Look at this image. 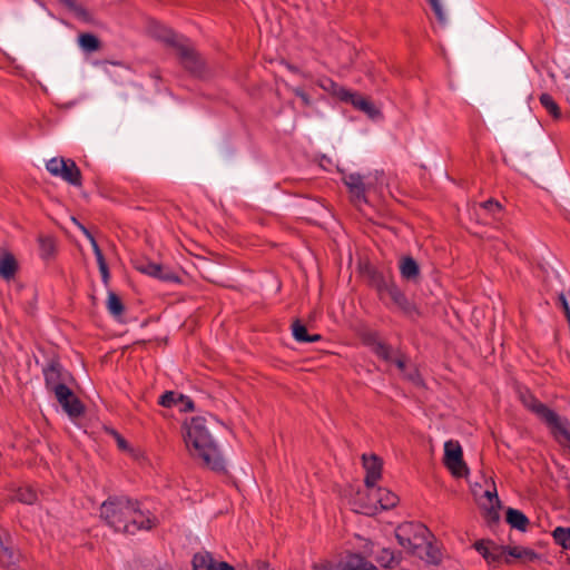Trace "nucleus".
<instances>
[{
    "mask_svg": "<svg viewBox=\"0 0 570 570\" xmlns=\"http://www.w3.org/2000/svg\"><path fill=\"white\" fill-rule=\"evenodd\" d=\"M100 518L117 532L134 534L139 530H150L157 519L140 504L127 497H110L100 507Z\"/></svg>",
    "mask_w": 570,
    "mask_h": 570,
    "instance_id": "obj_1",
    "label": "nucleus"
},
{
    "mask_svg": "<svg viewBox=\"0 0 570 570\" xmlns=\"http://www.w3.org/2000/svg\"><path fill=\"white\" fill-rule=\"evenodd\" d=\"M206 416H195L184 424V440L190 455L202 460L203 464L214 471L225 469L219 449L213 439Z\"/></svg>",
    "mask_w": 570,
    "mask_h": 570,
    "instance_id": "obj_2",
    "label": "nucleus"
},
{
    "mask_svg": "<svg viewBox=\"0 0 570 570\" xmlns=\"http://www.w3.org/2000/svg\"><path fill=\"white\" fill-rule=\"evenodd\" d=\"M395 538L399 544L410 553L428 561L436 562L439 552L432 546L429 529L422 523L406 522L395 530Z\"/></svg>",
    "mask_w": 570,
    "mask_h": 570,
    "instance_id": "obj_3",
    "label": "nucleus"
},
{
    "mask_svg": "<svg viewBox=\"0 0 570 570\" xmlns=\"http://www.w3.org/2000/svg\"><path fill=\"white\" fill-rule=\"evenodd\" d=\"M520 399L525 407H528L546 422L558 443L564 448L570 449L569 421L559 416L556 412L547 407L529 392L521 393Z\"/></svg>",
    "mask_w": 570,
    "mask_h": 570,
    "instance_id": "obj_4",
    "label": "nucleus"
},
{
    "mask_svg": "<svg viewBox=\"0 0 570 570\" xmlns=\"http://www.w3.org/2000/svg\"><path fill=\"white\" fill-rule=\"evenodd\" d=\"M153 33L156 38L174 46L177 49L180 61L187 70L194 75L202 73L203 61L195 50L189 47L185 38L175 33L171 29L160 24L154 27Z\"/></svg>",
    "mask_w": 570,
    "mask_h": 570,
    "instance_id": "obj_5",
    "label": "nucleus"
},
{
    "mask_svg": "<svg viewBox=\"0 0 570 570\" xmlns=\"http://www.w3.org/2000/svg\"><path fill=\"white\" fill-rule=\"evenodd\" d=\"M372 351L382 360L395 363L397 368L406 376L409 380L419 384L421 382L420 375L415 368H407V361L402 355H396L395 352L382 341L373 338L371 342Z\"/></svg>",
    "mask_w": 570,
    "mask_h": 570,
    "instance_id": "obj_6",
    "label": "nucleus"
},
{
    "mask_svg": "<svg viewBox=\"0 0 570 570\" xmlns=\"http://www.w3.org/2000/svg\"><path fill=\"white\" fill-rule=\"evenodd\" d=\"M47 170L73 186H81V173L72 159L55 157L47 161Z\"/></svg>",
    "mask_w": 570,
    "mask_h": 570,
    "instance_id": "obj_7",
    "label": "nucleus"
},
{
    "mask_svg": "<svg viewBox=\"0 0 570 570\" xmlns=\"http://www.w3.org/2000/svg\"><path fill=\"white\" fill-rule=\"evenodd\" d=\"M444 465L451 471L456 478L465 476L469 469L463 461V452L458 441H446L444 444Z\"/></svg>",
    "mask_w": 570,
    "mask_h": 570,
    "instance_id": "obj_8",
    "label": "nucleus"
},
{
    "mask_svg": "<svg viewBox=\"0 0 570 570\" xmlns=\"http://www.w3.org/2000/svg\"><path fill=\"white\" fill-rule=\"evenodd\" d=\"M377 177L371 175L362 176L357 173H351L343 176V181L348 188L353 202H366L365 194L375 186Z\"/></svg>",
    "mask_w": 570,
    "mask_h": 570,
    "instance_id": "obj_9",
    "label": "nucleus"
},
{
    "mask_svg": "<svg viewBox=\"0 0 570 570\" xmlns=\"http://www.w3.org/2000/svg\"><path fill=\"white\" fill-rule=\"evenodd\" d=\"M137 269L146 275L158 278L164 282H179V277L166 266L150 261L137 263Z\"/></svg>",
    "mask_w": 570,
    "mask_h": 570,
    "instance_id": "obj_10",
    "label": "nucleus"
},
{
    "mask_svg": "<svg viewBox=\"0 0 570 570\" xmlns=\"http://www.w3.org/2000/svg\"><path fill=\"white\" fill-rule=\"evenodd\" d=\"M343 101L351 102L356 109L366 114L370 118L375 119L380 116V110L367 98L352 91H341Z\"/></svg>",
    "mask_w": 570,
    "mask_h": 570,
    "instance_id": "obj_11",
    "label": "nucleus"
},
{
    "mask_svg": "<svg viewBox=\"0 0 570 570\" xmlns=\"http://www.w3.org/2000/svg\"><path fill=\"white\" fill-rule=\"evenodd\" d=\"M46 386L48 390L55 392L57 386L66 385L68 373L62 370L60 364L52 362L43 372Z\"/></svg>",
    "mask_w": 570,
    "mask_h": 570,
    "instance_id": "obj_12",
    "label": "nucleus"
},
{
    "mask_svg": "<svg viewBox=\"0 0 570 570\" xmlns=\"http://www.w3.org/2000/svg\"><path fill=\"white\" fill-rule=\"evenodd\" d=\"M363 465L366 470L365 484L368 489H373L381 478L382 462L375 455H363Z\"/></svg>",
    "mask_w": 570,
    "mask_h": 570,
    "instance_id": "obj_13",
    "label": "nucleus"
},
{
    "mask_svg": "<svg viewBox=\"0 0 570 570\" xmlns=\"http://www.w3.org/2000/svg\"><path fill=\"white\" fill-rule=\"evenodd\" d=\"M377 289L381 294H386L403 311L409 312L410 311V303L404 296V294L400 291V288L394 285L393 283H387L385 281H382Z\"/></svg>",
    "mask_w": 570,
    "mask_h": 570,
    "instance_id": "obj_14",
    "label": "nucleus"
},
{
    "mask_svg": "<svg viewBox=\"0 0 570 570\" xmlns=\"http://www.w3.org/2000/svg\"><path fill=\"white\" fill-rule=\"evenodd\" d=\"M324 570H376V567L358 554L347 557L343 564L324 567Z\"/></svg>",
    "mask_w": 570,
    "mask_h": 570,
    "instance_id": "obj_15",
    "label": "nucleus"
},
{
    "mask_svg": "<svg viewBox=\"0 0 570 570\" xmlns=\"http://www.w3.org/2000/svg\"><path fill=\"white\" fill-rule=\"evenodd\" d=\"M539 558L538 553L530 548L522 546H508L505 563H511L513 560L523 562H531Z\"/></svg>",
    "mask_w": 570,
    "mask_h": 570,
    "instance_id": "obj_16",
    "label": "nucleus"
},
{
    "mask_svg": "<svg viewBox=\"0 0 570 570\" xmlns=\"http://www.w3.org/2000/svg\"><path fill=\"white\" fill-rule=\"evenodd\" d=\"M20 554L13 546L0 539V564L10 568L19 561Z\"/></svg>",
    "mask_w": 570,
    "mask_h": 570,
    "instance_id": "obj_17",
    "label": "nucleus"
},
{
    "mask_svg": "<svg viewBox=\"0 0 570 570\" xmlns=\"http://www.w3.org/2000/svg\"><path fill=\"white\" fill-rule=\"evenodd\" d=\"M371 495L376 499L377 503L384 510L394 508L399 502V498L395 493L382 488L371 489Z\"/></svg>",
    "mask_w": 570,
    "mask_h": 570,
    "instance_id": "obj_18",
    "label": "nucleus"
},
{
    "mask_svg": "<svg viewBox=\"0 0 570 570\" xmlns=\"http://www.w3.org/2000/svg\"><path fill=\"white\" fill-rule=\"evenodd\" d=\"M209 552H198L193 558L194 570H218V564Z\"/></svg>",
    "mask_w": 570,
    "mask_h": 570,
    "instance_id": "obj_19",
    "label": "nucleus"
},
{
    "mask_svg": "<svg viewBox=\"0 0 570 570\" xmlns=\"http://www.w3.org/2000/svg\"><path fill=\"white\" fill-rule=\"evenodd\" d=\"M400 272L403 278L415 282L420 276L419 264L412 257H403L400 262Z\"/></svg>",
    "mask_w": 570,
    "mask_h": 570,
    "instance_id": "obj_20",
    "label": "nucleus"
},
{
    "mask_svg": "<svg viewBox=\"0 0 570 570\" xmlns=\"http://www.w3.org/2000/svg\"><path fill=\"white\" fill-rule=\"evenodd\" d=\"M507 522L514 529L525 531L529 524V519L520 510L509 508L507 510Z\"/></svg>",
    "mask_w": 570,
    "mask_h": 570,
    "instance_id": "obj_21",
    "label": "nucleus"
},
{
    "mask_svg": "<svg viewBox=\"0 0 570 570\" xmlns=\"http://www.w3.org/2000/svg\"><path fill=\"white\" fill-rule=\"evenodd\" d=\"M17 271V262L12 255H4L0 258V276L4 279H11Z\"/></svg>",
    "mask_w": 570,
    "mask_h": 570,
    "instance_id": "obj_22",
    "label": "nucleus"
},
{
    "mask_svg": "<svg viewBox=\"0 0 570 570\" xmlns=\"http://www.w3.org/2000/svg\"><path fill=\"white\" fill-rule=\"evenodd\" d=\"M78 45L85 52H95L100 49L99 39L92 33H81L78 37Z\"/></svg>",
    "mask_w": 570,
    "mask_h": 570,
    "instance_id": "obj_23",
    "label": "nucleus"
},
{
    "mask_svg": "<svg viewBox=\"0 0 570 570\" xmlns=\"http://www.w3.org/2000/svg\"><path fill=\"white\" fill-rule=\"evenodd\" d=\"M106 305H107L108 312L114 317L119 318L122 315L124 304L116 293H114L111 291L108 293Z\"/></svg>",
    "mask_w": 570,
    "mask_h": 570,
    "instance_id": "obj_24",
    "label": "nucleus"
},
{
    "mask_svg": "<svg viewBox=\"0 0 570 570\" xmlns=\"http://www.w3.org/2000/svg\"><path fill=\"white\" fill-rule=\"evenodd\" d=\"M62 409L71 417H78L83 412V406L81 402L73 393L72 396H70V400L62 405Z\"/></svg>",
    "mask_w": 570,
    "mask_h": 570,
    "instance_id": "obj_25",
    "label": "nucleus"
},
{
    "mask_svg": "<svg viewBox=\"0 0 570 570\" xmlns=\"http://www.w3.org/2000/svg\"><path fill=\"white\" fill-rule=\"evenodd\" d=\"M540 102L554 119H559L561 117L558 104L549 94H542L540 96Z\"/></svg>",
    "mask_w": 570,
    "mask_h": 570,
    "instance_id": "obj_26",
    "label": "nucleus"
},
{
    "mask_svg": "<svg viewBox=\"0 0 570 570\" xmlns=\"http://www.w3.org/2000/svg\"><path fill=\"white\" fill-rule=\"evenodd\" d=\"M552 537L559 546H561L563 549L570 550V527L569 528H562L558 527L553 530Z\"/></svg>",
    "mask_w": 570,
    "mask_h": 570,
    "instance_id": "obj_27",
    "label": "nucleus"
},
{
    "mask_svg": "<svg viewBox=\"0 0 570 570\" xmlns=\"http://www.w3.org/2000/svg\"><path fill=\"white\" fill-rule=\"evenodd\" d=\"M40 253L43 258L51 257L56 252V243L53 238L49 236H42L39 238Z\"/></svg>",
    "mask_w": 570,
    "mask_h": 570,
    "instance_id": "obj_28",
    "label": "nucleus"
},
{
    "mask_svg": "<svg viewBox=\"0 0 570 570\" xmlns=\"http://www.w3.org/2000/svg\"><path fill=\"white\" fill-rule=\"evenodd\" d=\"M507 547L508 546H499L495 542L492 541V544L490 546V558L489 563L494 562H505L507 558Z\"/></svg>",
    "mask_w": 570,
    "mask_h": 570,
    "instance_id": "obj_29",
    "label": "nucleus"
},
{
    "mask_svg": "<svg viewBox=\"0 0 570 570\" xmlns=\"http://www.w3.org/2000/svg\"><path fill=\"white\" fill-rule=\"evenodd\" d=\"M180 400H184V395L183 394H178L176 392L168 391V392H165L160 396L159 404L161 406H165V407H173L175 405H178Z\"/></svg>",
    "mask_w": 570,
    "mask_h": 570,
    "instance_id": "obj_30",
    "label": "nucleus"
},
{
    "mask_svg": "<svg viewBox=\"0 0 570 570\" xmlns=\"http://www.w3.org/2000/svg\"><path fill=\"white\" fill-rule=\"evenodd\" d=\"M318 83L324 90L332 92L333 95L338 97L341 100H343V95L341 94V91H348L347 89L338 86L336 82H334L330 78L321 79Z\"/></svg>",
    "mask_w": 570,
    "mask_h": 570,
    "instance_id": "obj_31",
    "label": "nucleus"
},
{
    "mask_svg": "<svg viewBox=\"0 0 570 570\" xmlns=\"http://www.w3.org/2000/svg\"><path fill=\"white\" fill-rule=\"evenodd\" d=\"M16 499L26 504H32L37 500V493L29 487L20 488L16 493Z\"/></svg>",
    "mask_w": 570,
    "mask_h": 570,
    "instance_id": "obj_32",
    "label": "nucleus"
},
{
    "mask_svg": "<svg viewBox=\"0 0 570 570\" xmlns=\"http://www.w3.org/2000/svg\"><path fill=\"white\" fill-rule=\"evenodd\" d=\"M376 559L384 567H392L394 563H397L395 553L390 549H382Z\"/></svg>",
    "mask_w": 570,
    "mask_h": 570,
    "instance_id": "obj_33",
    "label": "nucleus"
},
{
    "mask_svg": "<svg viewBox=\"0 0 570 570\" xmlns=\"http://www.w3.org/2000/svg\"><path fill=\"white\" fill-rule=\"evenodd\" d=\"M293 336L298 342H306L308 336L305 325H303L299 321H295L292 325Z\"/></svg>",
    "mask_w": 570,
    "mask_h": 570,
    "instance_id": "obj_34",
    "label": "nucleus"
},
{
    "mask_svg": "<svg viewBox=\"0 0 570 570\" xmlns=\"http://www.w3.org/2000/svg\"><path fill=\"white\" fill-rule=\"evenodd\" d=\"M53 393L61 406L70 400V396H72V391L67 385L57 386V391Z\"/></svg>",
    "mask_w": 570,
    "mask_h": 570,
    "instance_id": "obj_35",
    "label": "nucleus"
},
{
    "mask_svg": "<svg viewBox=\"0 0 570 570\" xmlns=\"http://www.w3.org/2000/svg\"><path fill=\"white\" fill-rule=\"evenodd\" d=\"M492 544V540H478L474 543V549L489 562L490 558V546Z\"/></svg>",
    "mask_w": 570,
    "mask_h": 570,
    "instance_id": "obj_36",
    "label": "nucleus"
},
{
    "mask_svg": "<svg viewBox=\"0 0 570 570\" xmlns=\"http://www.w3.org/2000/svg\"><path fill=\"white\" fill-rule=\"evenodd\" d=\"M440 23H446V16L440 0H428Z\"/></svg>",
    "mask_w": 570,
    "mask_h": 570,
    "instance_id": "obj_37",
    "label": "nucleus"
},
{
    "mask_svg": "<svg viewBox=\"0 0 570 570\" xmlns=\"http://www.w3.org/2000/svg\"><path fill=\"white\" fill-rule=\"evenodd\" d=\"M484 495L489 500L491 509L500 508L501 502L499 500V497H498V493H497V489H495L494 485H493L492 490L488 489L484 492Z\"/></svg>",
    "mask_w": 570,
    "mask_h": 570,
    "instance_id": "obj_38",
    "label": "nucleus"
},
{
    "mask_svg": "<svg viewBox=\"0 0 570 570\" xmlns=\"http://www.w3.org/2000/svg\"><path fill=\"white\" fill-rule=\"evenodd\" d=\"M482 206L485 209H488L489 212L493 213V214L495 212H500L501 210V205L498 202L493 200V199H489V200L484 202L482 204Z\"/></svg>",
    "mask_w": 570,
    "mask_h": 570,
    "instance_id": "obj_39",
    "label": "nucleus"
},
{
    "mask_svg": "<svg viewBox=\"0 0 570 570\" xmlns=\"http://www.w3.org/2000/svg\"><path fill=\"white\" fill-rule=\"evenodd\" d=\"M178 404L181 405V407H180L181 412H189V411L194 410V403L188 396L184 395V400H180V402Z\"/></svg>",
    "mask_w": 570,
    "mask_h": 570,
    "instance_id": "obj_40",
    "label": "nucleus"
},
{
    "mask_svg": "<svg viewBox=\"0 0 570 570\" xmlns=\"http://www.w3.org/2000/svg\"><path fill=\"white\" fill-rule=\"evenodd\" d=\"M92 249H94V253H95V256L97 258V263L98 264H101V263H105V257L102 255V252L100 249V247L98 246L97 242L96 240H92Z\"/></svg>",
    "mask_w": 570,
    "mask_h": 570,
    "instance_id": "obj_41",
    "label": "nucleus"
},
{
    "mask_svg": "<svg viewBox=\"0 0 570 570\" xmlns=\"http://www.w3.org/2000/svg\"><path fill=\"white\" fill-rule=\"evenodd\" d=\"M98 267H99V272L101 274L102 282L107 285L108 281H109V271H108L107 263L105 262V263L98 264Z\"/></svg>",
    "mask_w": 570,
    "mask_h": 570,
    "instance_id": "obj_42",
    "label": "nucleus"
},
{
    "mask_svg": "<svg viewBox=\"0 0 570 570\" xmlns=\"http://www.w3.org/2000/svg\"><path fill=\"white\" fill-rule=\"evenodd\" d=\"M294 94L302 99L304 105H309L311 100L309 97L299 88L294 89Z\"/></svg>",
    "mask_w": 570,
    "mask_h": 570,
    "instance_id": "obj_43",
    "label": "nucleus"
},
{
    "mask_svg": "<svg viewBox=\"0 0 570 570\" xmlns=\"http://www.w3.org/2000/svg\"><path fill=\"white\" fill-rule=\"evenodd\" d=\"M250 570H271L268 564L263 561H257L253 564Z\"/></svg>",
    "mask_w": 570,
    "mask_h": 570,
    "instance_id": "obj_44",
    "label": "nucleus"
},
{
    "mask_svg": "<svg viewBox=\"0 0 570 570\" xmlns=\"http://www.w3.org/2000/svg\"><path fill=\"white\" fill-rule=\"evenodd\" d=\"M116 439H117V444L121 450L128 449V443L125 439H122L120 435H117Z\"/></svg>",
    "mask_w": 570,
    "mask_h": 570,
    "instance_id": "obj_45",
    "label": "nucleus"
},
{
    "mask_svg": "<svg viewBox=\"0 0 570 570\" xmlns=\"http://www.w3.org/2000/svg\"><path fill=\"white\" fill-rule=\"evenodd\" d=\"M81 230L86 235V237L89 239L90 244L92 245V240H96L94 236L90 234L88 229H86L82 225H80Z\"/></svg>",
    "mask_w": 570,
    "mask_h": 570,
    "instance_id": "obj_46",
    "label": "nucleus"
},
{
    "mask_svg": "<svg viewBox=\"0 0 570 570\" xmlns=\"http://www.w3.org/2000/svg\"><path fill=\"white\" fill-rule=\"evenodd\" d=\"M81 230L86 235V237L89 239L90 244L92 245V240H96L94 236L90 234L88 229H86L82 225H80Z\"/></svg>",
    "mask_w": 570,
    "mask_h": 570,
    "instance_id": "obj_47",
    "label": "nucleus"
},
{
    "mask_svg": "<svg viewBox=\"0 0 570 570\" xmlns=\"http://www.w3.org/2000/svg\"><path fill=\"white\" fill-rule=\"evenodd\" d=\"M320 340H321V335H318V334L308 335L305 343H313V342H317Z\"/></svg>",
    "mask_w": 570,
    "mask_h": 570,
    "instance_id": "obj_48",
    "label": "nucleus"
},
{
    "mask_svg": "<svg viewBox=\"0 0 570 570\" xmlns=\"http://www.w3.org/2000/svg\"><path fill=\"white\" fill-rule=\"evenodd\" d=\"M218 570H235L232 566H229L227 562H220L218 564Z\"/></svg>",
    "mask_w": 570,
    "mask_h": 570,
    "instance_id": "obj_49",
    "label": "nucleus"
},
{
    "mask_svg": "<svg viewBox=\"0 0 570 570\" xmlns=\"http://www.w3.org/2000/svg\"><path fill=\"white\" fill-rule=\"evenodd\" d=\"M160 570H169V569H160Z\"/></svg>",
    "mask_w": 570,
    "mask_h": 570,
    "instance_id": "obj_50",
    "label": "nucleus"
},
{
    "mask_svg": "<svg viewBox=\"0 0 570 570\" xmlns=\"http://www.w3.org/2000/svg\"><path fill=\"white\" fill-rule=\"evenodd\" d=\"M321 570H324V568H323V569H321Z\"/></svg>",
    "mask_w": 570,
    "mask_h": 570,
    "instance_id": "obj_51",
    "label": "nucleus"
}]
</instances>
